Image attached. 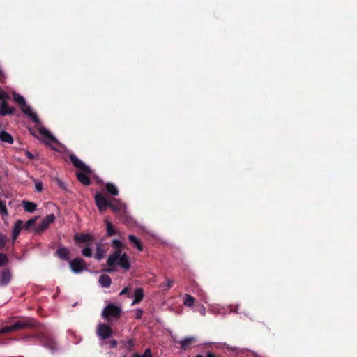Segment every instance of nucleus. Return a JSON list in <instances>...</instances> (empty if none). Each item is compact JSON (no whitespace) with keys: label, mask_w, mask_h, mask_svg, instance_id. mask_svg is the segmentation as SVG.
Masks as SVG:
<instances>
[{"label":"nucleus","mask_w":357,"mask_h":357,"mask_svg":"<svg viewBox=\"0 0 357 357\" xmlns=\"http://www.w3.org/2000/svg\"><path fill=\"white\" fill-rule=\"evenodd\" d=\"M107 264L109 266L117 265L127 271L130 268L129 257L126 253H122L121 250L114 251L107 258Z\"/></svg>","instance_id":"f257e3e1"},{"label":"nucleus","mask_w":357,"mask_h":357,"mask_svg":"<svg viewBox=\"0 0 357 357\" xmlns=\"http://www.w3.org/2000/svg\"><path fill=\"white\" fill-rule=\"evenodd\" d=\"M121 313L122 307L121 305L109 303L102 310L101 316L105 320L112 322L119 319Z\"/></svg>","instance_id":"f03ea898"},{"label":"nucleus","mask_w":357,"mask_h":357,"mask_svg":"<svg viewBox=\"0 0 357 357\" xmlns=\"http://www.w3.org/2000/svg\"><path fill=\"white\" fill-rule=\"evenodd\" d=\"M33 324V320L26 318L20 321H16L15 324L6 326L0 329V334L9 333L13 331L26 328Z\"/></svg>","instance_id":"7ed1b4c3"},{"label":"nucleus","mask_w":357,"mask_h":357,"mask_svg":"<svg viewBox=\"0 0 357 357\" xmlns=\"http://www.w3.org/2000/svg\"><path fill=\"white\" fill-rule=\"evenodd\" d=\"M40 134L43 137V139L45 144L50 146L52 149L57 150L59 146V142L56 139L50 132V131L45 127H40L38 128Z\"/></svg>","instance_id":"20e7f679"},{"label":"nucleus","mask_w":357,"mask_h":357,"mask_svg":"<svg viewBox=\"0 0 357 357\" xmlns=\"http://www.w3.org/2000/svg\"><path fill=\"white\" fill-rule=\"evenodd\" d=\"M69 265L71 271L75 274L88 270L86 262L81 258H75L69 261Z\"/></svg>","instance_id":"39448f33"},{"label":"nucleus","mask_w":357,"mask_h":357,"mask_svg":"<svg viewBox=\"0 0 357 357\" xmlns=\"http://www.w3.org/2000/svg\"><path fill=\"white\" fill-rule=\"evenodd\" d=\"M109 207L114 211L116 214L119 216L126 215V205L119 199H114L110 202Z\"/></svg>","instance_id":"423d86ee"},{"label":"nucleus","mask_w":357,"mask_h":357,"mask_svg":"<svg viewBox=\"0 0 357 357\" xmlns=\"http://www.w3.org/2000/svg\"><path fill=\"white\" fill-rule=\"evenodd\" d=\"M96 333L101 339L105 340L111 336L112 331L109 325L100 323L97 326Z\"/></svg>","instance_id":"0eeeda50"},{"label":"nucleus","mask_w":357,"mask_h":357,"mask_svg":"<svg viewBox=\"0 0 357 357\" xmlns=\"http://www.w3.org/2000/svg\"><path fill=\"white\" fill-rule=\"evenodd\" d=\"M96 204L100 212H104L109 207L110 202L100 193H97L95 195Z\"/></svg>","instance_id":"6e6552de"},{"label":"nucleus","mask_w":357,"mask_h":357,"mask_svg":"<svg viewBox=\"0 0 357 357\" xmlns=\"http://www.w3.org/2000/svg\"><path fill=\"white\" fill-rule=\"evenodd\" d=\"M70 159L75 167L78 169V171H82L84 172H89L90 167L84 164L81 160H79L75 155H70Z\"/></svg>","instance_id":"1a4fd4ad"},{"label":"nucleus","mask_w":357,"mask_h":357,"mask_svg":"<svg viewBox=\"0 0 357 357\" xmlns=\"http://www.w3.org/2000/svg\"><path fill=\"white\" fill-rule=\"evenodd\" d=\"M20 108L22 112L24 113L29 118H30L33 122L36 123H39V119L37 116L36 113L32 110L31 107L29 105H28L26 103Z\"/></svg>","instance_id":"9d476101"},{"label":"nucleus","mask_w":357,"mask_h":357,"mask_svg":"<svg viewBox=\"0 0 357 357\" xmlns=\"http://www.w3.org/2000/svg\"><path fill=\"white\" fill-rule=\"evenodd\" d=\"M92 174V171L90 169L89 172H84L82 171H78L76 173L78 180L84 185H88L90 183V180L88 175Z\"/></svg>","instance_id":"9b49d317"},{"label":"nucleus","mask_w":357,"mask_h":357,"mask_svg":"<svg viewBox=\"0 0 357 357\" xmlns=\"http://www.w3.org/2000/svg\"><path fill=\"white\" fill-rule=\"evenodd\" d=\"M55 220V216L54 214H50L47 215L45 218H43L39 225V229L40 231L45 230L51 223H52Z\"/></svg>","instance_id":"f8f14e48"},{"label":"nucleus","mask_w":357,"mask_h":357,"mask_svg":"<svg viewBox=\"0 0 357 357\" xmlns=\"http://www.w3.org/2000/svg\"><path fill=\"white\" fill-rule=\"evenodd\" d=\"M11 280V273L9 270H4L0 276V286L7 285Z\"/></svg>","instance_id":"ddd939ff"},{"label":"nucleus","mask_w":357,"mask_h":357,"mask_svg":"<svg viewBox=\"0 0 357 357\" xmlns=\"http://www.w3.org/2000/svg\"><path fill=\"white\" fill-rule=\"evenodd\" d=\"M75 239L77 242L81 243H87L88 244L91 243V241L93 240V236L90 234H76L75 236Z\"/></svg>","instance_id":"4468645a"},{"label":"nucleus","mask_w":357,"mask_h":357,"mask_svg":"<svg viewBox=\"0 0 357 357\" xmlns=\"http://www.w3.org/2000/svg\"><path fill=\"white\" fill-rule=\"evenodd\" d=\"M134 299L132 302V305L139 303L144 296V292L142 288H137L134 293Z\"/></svg>","instance_id":"2eb2a0df"},{"label":"nucleus","mask_w":357,"mask_h":357,"mask_svg":"<svg viewBox=\"0 0 357 357\" xmlns=\"http://www.w3.org/2000/svg\"><path fill=\"white\" fill-rule=\"evenodd\" d=\"M22 223L23 222L21 220H17L16 222L15 223V225L12 230V239L13 242L16 240L22 229Z\"/></svg>","instance_id":"dca6fc26"},{"label":"nucleus","mask_w":357,"mask_h":357,"mask_svg":"<svg viewBox=\"0 0 357 357\" xmlns=\"http://www.w3.org/2000/svg\"><path fill=\"white\" fill-rule=\"evenodd\" d=\"M57 256L63 260L68 261L70 256V251L67 248L60 247L56 250Z\"/></svg>","instance_id":"f3484780"},{"label":"nucleus","mask_w":357,"mask_h":357,"mask_svg":"<svg viewBox=\"0 0 357 357\" xmlns=\"http://www.w3.org/2000/svg\"><path fill=\"white\" fill-rule=\"evenodd\" d=\"M196 339L194 337H186L180 341L181 347L183 349L187 350L192 347V343L195 342Z\"/></svg>","instance_id":"a211bd4d"},{"label":"nucleus","mask_w":357,"mask_h":357,"mask_svg":"<svg viewBox=\"0 0 357 357\" xmlns=\"http://www.w3.org/2000/svg\"><path fill=\"white\" fill-rule=\"evenodd\" d=\"M98 282L102 287L108 288L111 285V278L107 275H101L99 278Z\"/></svg>","instance_id":"6ab92c4d"},{"label":"nucleus","mask_w":357,"mask_h":357,"mask_svg":"<svg viewBox=\"0 0 357 357\" xmlns=\"http://www.w3.org/2000/svg\"><path fill=\"white\" fill-rule=\"evenodd\" d=\"M13 112V109L10 108L8 104L5 101H2L0 105V114L5 116L6 114H10Z\"/></svg>","instance_id":"aec40b11"},{"label":"nucleus","mask_w":357,"mask_h":357,"mask_svg":"<svg viewBox=\"0 0 357 357\" xmlns=\"http://www.w3.org/2000/svg\"><path fill=\"white\" fill-rule=\"evenodd\" d=\"M0 140L8 144L13 143V138L11 135L4 130L0 131Z\"/></svg>","instance_id":"412c9836"},{"label":"nucleus","mask_w":357,"mask_h":357,"mask_svg":"<svg viewBox=\"0 0 357 357\" xmlns=\"http://www.w3.org/2000/svg\"><path fill=\"white\" fill-rule=\"evenodd\" d=\"M128 238H129L130 241L131 242V243L132 244V245L135 248H136L139 251L141 252L143 250V247H142V245L140 241L138 238H137L134 235H132V234L129 235Z\"/></svg>","instance_id":"4be33fe9"},{"label":"nucleus","mask_w":357,"mask_h":357,"mask_svg":"<svg viewBox=\"0 0 357 357\" xmlns=\"http://www.w3.org/2000/svg\"><path fill=\"white\" fill-rule=\"evenodd\" d=\"M22 206L27 212L32 213L36 209V204L29 201H22Z\"/></svg>","instance_id":"5701e85b"},{"label":"nucleus","mask_w":357,"mask_h":357,"mask_svg":"<svg viewBox=\"0 0 357 357\" xmlns=\"http://www.w3.org/2000/svg\"><path fill=\"white\" fill-rule=\"evenodd\" d=\"M96 254H95V258L97 260H98V261H100L102 259H103V257L105 256V251L102 249L100 243H96Z\"/></svg>","instance_id":"b1692460"},{"label":"nucleus","mask_w":357,"mask_h":357,"mask_svg":"<svg viewBox=\"0 0 357 357\" xmlns=\"http://www.w3.org/2000/svg\"><path fill=\"white\" fill-rule=\"evenodd\" d=\"M105 188L107 192L114 196H116L119 194V190L115 185L111 183H107L105 184Z\"/></svg>","instance_id":"393cba45"},{"label":"nucleus","mask_w":357,"mask_h":357,"mask_svg":"<svg viewBox=\"0 0 357 357\" xmlns=\"http://www.w3.org/2000/svg\"><path fill=\"white\" fill-rule=\"evenodd\" d=\"M13 99L17 104L20 105V107L26 103L24 97L17 93H13Z\"/></svg>","instance_id":"a878e982"},{"label":"nucleus","mask_w":357,"mask_h":357,"mask_svg":"<svg viewBox=\"0 0 357 357\" xmlns=\"http://www.w3.org/2000/svg\"><path fill=\"white\" fill-rule=\"evenodd\" d=\"M195 303V298L190 294H185L183 304L188 307H192Z\"/></svg>","instance_id":"bb28decb"},{"label":"nucleus","mask_w":357,"mask_h":357,"mask_svg":"<svg viewBox=\"0 0 357 357\" xmlns=\"http://www.w3.org/2000/svg\"><path fill=\"white\" fill-rule=\"evenodd\" d=\"M105 225L107 233L109 236H112L117 233V231L114 229L112 224L109 220H105Z\"/></svg>","instance_id":"cd10ccee"},{"label":"nucleus","mask_w":357,"mask_h":357,"mask_svg":"<svg viewBox=\"0 0 357 357\" xmlns=\"http://www.w3.org/2000/svg\"><path fill=\"white\" fill-rule=\"evenodd\" d=\"M82 254L83 256L86 257H91L92 256V248L91 243L88 244L82 250Z\"/></svg>","instance_id":"c85d7f7f"},{"label":"nucleus","mask_w":357,"mask_h":357,"mask_svg":"<svg viewBox=\"0 0 357 357\" xmlns=\"http://www.w3.org/2000/svg\"><path fill=\"white\" fill-rule=\"evenodd\" d=\"M0 213L3 217H6L8 215V211L5 201L0 200Z\"/></svg>","instance_id":"c756f323"},{"label":"nucleus","mask_w":357,"mask_h":357,"mask_svg":"<svg viewBox=\"0 0 357 357\" xmlns=\"http://www.w3.org/2000/svg\"><path fill=\"white\" fill-rule=\"evenodd\" d=\"M112 244L113 248L115 249V251L121 250V248L123 246V243L121 242V241L117 239H114L112 241Z\"/></svg>","instance_id":"7c9ffc66"},{"label":"nucleus","mask_w":357,"mask_h":357,"mask_svg":"<svg viewBox=\"0 0 357 357\" xmlns=\"http://www.w3.org/2000/svg\"><path fill=\"white\" fill-rule=\"evenodd\" d=\"M173 283V280L170 278H166V282L161 285V288H162L164 290H168L172 286Z\"/></svg>","instance_id":"2f4dec72"},{"label":"nucleus","mask_w":357,"mask_h":357,"mask_svg":"<svg viewBox=\"0 0 357 357\" xmlns=\"http://www.w3.org/2000/svg\"><path fill=\"white\" fill-rule=\"evenodd\" d=\"M8 261V257L6 254L0 252V267L7 264Z\"/></svg>","instance_id":"473e14b6"},{"label":"nucleus","mask_w":357,"mask_h":357,"mask_svg":"<svg viewBox=\"0 0 357 357\" xmlns=\"http://www.w3.org/2000/svg\"><path fill=\"white\" fill-rule=\"evenodd\" d=\"M35 189L37 192H40L43 190V183L42 181H35Z\"/></svg>","instance_id":"72a5a7b5"},{"label":"nucleus","mask_w":357,"mask_h":357,"mask_svg":"<svg viewBox=\"0 0 357 357\" xmlns=\"http://www.w3.org/2000/svg\"><path fill=\"white\" fill-rule=\"evenodd\" d=\"M7 242V236L0 233V249H2Z\"/></svg>","instance_id":"f704fd0d"},{"label":"nucleus","mask_w":357,"mask_h":357,"mask_svg":"<svg viewBox=\"0 0 357 357\" xmlns=\"http://www.w3.org/2000/svg\"><path fill=\"white\" fill-rule=\"evenodd\" d=\"M134 357H152V355L151 350L147 349L142 356L137 354L134 355Z\"/></svg>","instance_id":"c9c22d12"},{"label":"nucleus","mask_w":357,"mask_h":357,"mask_svg":"<svg viewBox=\"0 0 357 357\" xmlns=\"http://www.w3.org/2000/svg\"><path fill=\"white\" fill-rule=\"evenodd\" d=\"M135 318L140 319L142 317L143 310L141 308H137L135 310Z\"/></svg>","instance_id":"e433bc0d"},{"label":"nucleus","mask_w":357,"mask_h":357,"mask_svg":"<svg viewBox=\"0 0 357 357\" xmlns=\"http://www.w3.org/2000/svg\"><path fill=\"white\" fill-rule=\"evenodd\" d=\"M8 95L3 91L0 90V100L5 101L6 99L8 98Z\"/></svg>","instance_id":"4c0bfd02"},{"label":"nucleus","mask_w":357,"mask_h":357,"mask_svg":"<svg viewBox=\"0 0 357 357\" xmlns=\"http://www.w3.org/2000/svg\"><path fill=\"white\" fill-rule=\"evenodd\" d=\"M57 185L63 190H66V185L60 178L56 179Z\"/></svg>","instance_id":"58836bf2"},{"label":"nucleus","mask_w":357,"mask_h":357,"mask_svg":"<svg viewBox=\"0 0 357 357\" xmlns=\"http://www.w3.org/2000/svg\"><path fill=\"white\" fill-rule=\"evenodd\" d=\"M210 311H211L212 313H213V314H220V310H219V307H218V305H217V306H213V307L211 308Z\"/></svg>","instance_id":"ea45409f"},{"label":"nucleus","mask_w":357,"mask_h":357,"mask_svg":"<svg viewBox=\"0 0 357 357\" xmlns=\"http://www.w3.org/2000/svg\"><path fill=\"white\" fill-rule=\"evenodd\" d=\"M36 220V218L29 220L26 223V228H29L31 225L34 224Z\"/></svg>","instance_id":"a19ab883"},{"label":"nucleus","mask_w":357,"mask_h":357,"mask_svg":"<svg viewBox=\"0 0 357 357\" xmlns=\"http://www.w3.org/2000/svg\"><path fill=\"white\" fill-rule=\"evenodd\" d=\"M199 312H200V314L203 316H204L206 313V308L205 307L202 305L199 309Z\"/></svg>","instance_id":"79ce46f5"},{"label":"nucleus","mask_w":357,"mask_h":357,"mask_svg":"<svg viewBox=\"0 0 357 357\" xmlns=\"http://www.w3.org/2000/svg\"><path fill=\"white\" fill-rule=\"evenodd\" d=\"M134 346V341L132 340H129L126 342V347L127 348H131L132 347Z\"/></svg>","instance_id":"37998d69"},{"label":"nucleus","mask_w":357,"mask_h":357,"mask_svg":"<svg viewBox=\"0 0 357 357\" xmlns=\"http://www.w3.org/2000/svg\"><path fill=\"white\" fill-rule=\"evenodd\" d=\"M129 289H129V287H126L123 288V289L121 291V292L119 293V294H120V295L127 294H128V292H129Z\"/></svg>","instance_id":"c03bdc74"},{"label":"nucleus","mask_w":357,"mask_h":357,"mask_svg":"<svg viewBox=\"0 0 357 357\" xmlns=\"http://www.w3.org/2000/svg\"><path fill=\"white\" fill-rule=\"evenodd\" d=\"M24 153H25L26 156L28 158H29V159H33L34 158L33 155L31 152H29V151H25Z\"/></svg>","instance_id":"a18cd8bd"},{"label":"nucleus","mask_w":357,"mask_h":357,"mask_svg":"<svg viewBox=\"0 0 357 357\" xmlns=\"http://www.w3.org/2000/svg\"><path fill=\"white\" fill-rule=\"evenodd\" d=\"M46 346L49 347L50 349H54L55 348V342L54 341H52L51 344H48L47 343Z\"/></svg>","instance_id":"49530a36"},{"label":"nucleus","mask_w":357,"mask_h":357,"mask_svg":"<svg viewBox=\"0 0 357 357\" xmlns=\"http://www.w3.org/2000/svg\"><path fill=\"white\" fill-rule=\"evenodd\" d=\"M116 344H117V342H116V340H112V341L111 342V346H112V347H115L116 346Z\"/></svg>","instance_id":"de8ad7c7"},{"label":"nucleus","mask_w":357,"mask_h":357,"mask_svg":"<svg viewBox=\"0 0 357 357\" xmlns=\"http://www.w3.org/2000/svg\"><path fill=\"white\" fill-rule=\"evenodd\" d=\"M206 357H216L214 354L212 353H208Z\"/></svg>","instance_id":"09e8293b"},{"label":"nucleus","mask_w":357,"mask_h":357,"mask_svg":"<svg viewBox=\"0 0 357 357\" xmlns=\"http://www.w3.org/2000/svg\"><path fill=\"white\" fill-rule=\"evenodd\" d=\"M107 271L108 272H112V271H113V269L109 268V269H107Z\"/></svg>","instance_id":"8fccbe9b"},{"label":"nucleus","mask_w":357,"mask_h":357,"mask_svg":"<svg viewBox=\"0 0 357 357\" xmlns=\"http://www.w3.org/2000/svg\"><path fill=\"white\" fill-rule=\"evenodd\" d=\"M238 306H236V309L235 312H238Z\"/></svg>","instance_id":"3c124183"},{"label":"nucleus","mask_w":357,"mask_h":357,"mask_svg":"<svg viewBox=\"0 0 357 357\" xmlns=\"http://www.w3.org/2000/svg\"><path fill=\"white\" fill-rule=\"evenodd\" d=\"M196 357H203L202 355H197Z\"/></svg>","instance_id":"603ef678"}]
</instances>
